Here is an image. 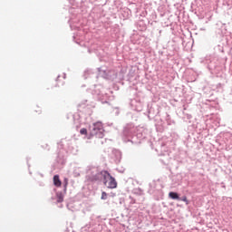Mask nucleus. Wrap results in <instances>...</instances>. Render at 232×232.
<instances>
[{"label": "nucleus", "mask_w": 232, "mask_h": 232, "mask_svg": "<svg viewBox=\"0 0 232 232\" xmlns=\"http://www.w3.org/2000/svg\"><path fill=\"white\" fill-rule=\"evenodd\" d=\"M63 182H64V188H67L68 187V178H64Z\"/></svg>", "instance_id": "6e6552de"}, {"label": "nucleus", "mask_w": 232, "mask_h": 232, "mask_svg": "<svg viewBox=\"0 0 232 232\" xmlns=\"http://www.w3.org/2000/svg\"><path fill=\"white\" fill-rule=\"evenodd\" d=\"M104 184L109 188L110 189H115L117 188V180H115V178L111 177V175L108 172H105L104 174Z\"/></svg>", "instance_id": "f257e3e1"}, {"label": "nucleus", "mask_w": 232, "mask_h": 232, "mask_svg": "<svg viewBox=\"0 0 232 232\" xmlns=\"http://www.w3.org/2000/svg\"><path fill=\"white\" fill-rule=\"evenodd\" d=\"M58 202H63V198L62 197H59Z\"/></svg>", "instance_id": "1a4fd4ad"}, {"label": "nucleus", "mask_w": 232, "mask_h": 232, "mask_svg": "<svg viewBox=\"0 0 232 232\" xmlns=\"http://www.w3.org/2000/svg\"><path fill=\"white\" fill-rule=\"evenodd\" d=\"M97 133H102V123L99 121L91 127V135H97Z\"/></svg>", "instance_id": "f03ea898"}, {"label": "nucleus", "mask_w": 232, "mask_h": 232, "mask_svg": "<svg viewBox=\"0 0 232 232\" xmlns=\"http://www.w3.org/2000/svg\"><path fill=\"white\" fill-rule=\"evenodd\" d=\"M169 198L172 200H180V197H179V194L177 192H169Z\"/></svg>", "instance_id": "20e7f679"}, {"label": "nucleus", "mask_w": 232, "mask_h": 232, "mask_svg": "<svg viewBox=\"0 0 232 232\" xmlns=\"http://www.w3.org/2000/svg\"><path fill=\"white\" fill-rule=\"evenodd\" d=\"M106 198H108V193H106L105 191L102 192L101 199L106 200Z\"/></svg>", "instance_id": "423d86ee"}, {"label": "nucleus", "mask_w": 232, "mask_h": 232, "mask_svg": "<svg viewBox=\"0 0 232 232\" xmlns=\"http://www.w3.org/2000/svg\"><path fill=\"white\" fill-rule=\"evenodd\" d=\"M81 135H88V130L85 128L81 129L80 130Z\"/></svg>", "instance_id": "0eeeda50"}, {"label": "nucleus", "mask_w": 232, "mask_h": 232, "mask_svg": "<svg viewBox=\"0 0 232 232\" xmlns=\"http://www.w3.org/2000/svg\"><path fill=\"white\" fill-rule=\"evenodd\" d=\"M41 111V110H39V111Z\"/></svg>", "instance_id": "9d476101"}, {"label": "nucleus", "mask_w": 232, "mask_h": 232, "mask_svg": "<svg viewBox=\"0 0 232 232\" xmlns=\"http://www.w3.org/2000/svg\"><path fill=\"white\" fill-rule=\"evenodd\" d=\"M63 182L61 181V179H59V175H54L53 176V185L56 188H61Z\"/></svg>", "instance_id": "7ed1b4c3"}, {"label": "nucleus", "mask_w": 232, "mask_h": 232, "mask_svg": "<svg viewBox=\"0 0 232 232\" xmlns=\"http://www.w3.org/2000/svg\"><path fill=\"white\" fill-rule=\"evenodd\" d=\"M179 200H182V202H185L187 206L189 204V200H188V197L183 196L181 198H179Z\"/></svg>", "instance_id": "39448f33"}]
</instances>
